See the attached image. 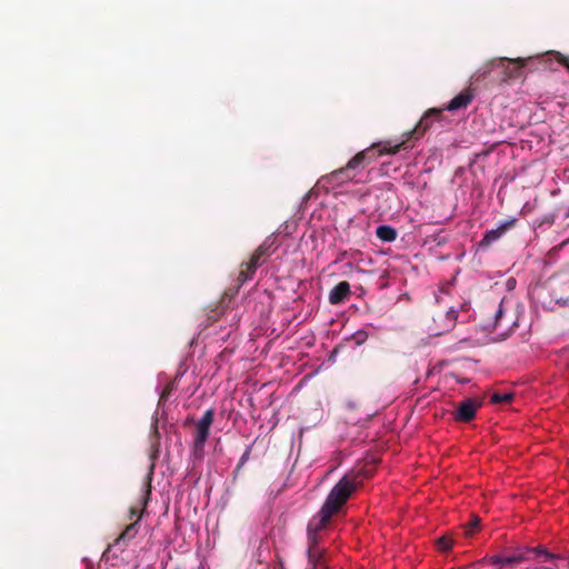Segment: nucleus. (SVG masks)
Listing matches in <instances>:
<instances>
[{"label":"nucleus","instance_id":"obj_1","mask_svg":"<svg viewBox=\"0 0 569 569\" xmlns=\"http://www.w3.org/2000/svg\"><path fill=\"white\" fill-rule=\"evenodd\" d=\"M274 239L272 237H268L252 253L250 260L248 262L241 263V269L239 271L237 282L239 286H242L248 280L252 279L256 270L266 263L267 259L276 251L273 247Z\"/></svg>","mask_w":569,"mask_h":569},{"label":"nucleus","instance_id":"obj_2","mask_svg":"<svg viewBox=\"0 0 569 569\" xmlns=\"http://www.w3.org/2000/svg\"><path fill=\"white\" fill-rule=\"evenodd\" d=\"M357 485L355 479L349 476L342 477L330 490L322 507L326 512L337 513L340 508L346 503L351 493L356 490Z\"/></svg>","mask_w":569,"mask_h":569},{"label":"nucleus","instance_id":"obj_3","mask_svg":"<svg viewBox=\"0 0 569 569\" xmlns=\"http://www.w3.org/2000/svg\"><path fill=\"white\" fill-rule=\"evenodd\" d=\"M527 61L521 58L517 59H507L499 58L492 59L488 63H486L481 69H479V73L481 76L489 74L493 69L501 68L503 70L502 81H507L508 79H512L519 76V71L526 67Z\"/></svg>","mask_w":569,"mask_h":569},{"label":"nucleus","instance_id":"obj_4","mask_svg":"<svg viewBox=\"0 0 569 569\" xmlns=\"http://www.w3.org/2000/svg\"><path fill=\"white\" fill-rule=\"evenodd\" d=\"M214 410L208 409L204 411L203 416L199 420L196 435L193 439V455L196 457H201L203 455L204 443L208 439L210 427L213 422Z\"/></svg>","mask_w":569,"mask_h":569},{"label":"nucleus","instance_id":"obj_5","mask_svg":"<svg viewBox=\"0 0 569 569\" xmlns=\"http://www.w3.org/2000/svg\"><path fill=\"white\" fill-rule=\"evenodd\" d=\"M406 141H401L399 143H396L391 146V143L388 142H379V143H372L370 147L366 148L365 150L359 151L358 153L360 156H365L362 160L365 161L366 167L375 162L379 157L383 154H396L399 152L400 149H406Z\"/></svg>","mask_w":569,"mask_h":569},{"label":"nucleus","instance_id":"obj_6","mask_svg":"<svg viewBox=\"0 0 569 569\" xmlns=\"http://www.w3.org/2000/svg\"><path fill=\"white\" fill-rule=\"evenodd\" d=\"M441 112L442 109L436 108H431L428 111H426L425 114L419 120V122L416 124V127L412 130L405 133V136L407 137L406 141L410 139H419L420 137H422L425 132L431 128L432 123L440 119Z\"/></svg>","mask_w":569,"mask_h":569},{"label":"nucleus","instance_id":"obj_7","mask_svg":"<svg viewBox=\"0 0 569 569\" xmlns=\"http://www.w3.org/2000/svg\"><path fill=\"white\" fill-rule=\"evenodd\" d=\"M481 405L482 401L477 398H467L457 406L453 417L457 421L469 422L476 417Z\"/></svg>","mask_w":569,"mask_h":569},{"label":"nucleus","instance_id":"obj_8","mask_svg":"<svg viewBox=\"0 0 569 569\" xmlns=\"http://www.w3.org/2000/svg\"><path fill=\"white\" fill-rule=\"evenodd\" d=\"M355 178L356 173H351L345 166L323 176L321 181L331 186H340L342 183L352 181Z\"/></svg>","mask_w":569,"mask_h":569},{"label":"nucleus","instance_id":"obj_9","mask_svg":"<svg viewBox=\"0 0 569 569\" xmlns=\"http://www.w3.org/2000/svg\"><path fill=\"white\" fill-rule=\"evenodd\" d=\"M332 516L333 515L331 512H326L325 508L321 507L319 512L309 521L307 532L320 533L326 528Z\"/></svg>","mask_w":569,"mask_h":569},{"label":"nucleus","instance_id":"obj_10","mask_svg":"<svg viewBox=\"0 0 569 569\" xmlns=\"http://www.w3.org/2000/svg\"><path fill=\"white\" fill-rule=\"evenodd\" d=\"M350 296V284L348 281H340L329 292V302L331 305H341Z\"/></svg>","mask_w":569,"mask_h":569},{"label":"nucleus","instance_id":"obj_11","mask_svg":"<svg viewBox=\"0 0 569 569\" xmlns=\"http://www.w3.org/2000/svg\"><path fill=\"white\" fill-rule=\"evenodd\" d=\"M457 318H458V313L453 309H450L445 315H440L439 320L445 322L443 327L441 329L429 328L431 335L440 336L443 332L450 331L455 327Z\"/></svg>","mask_w":569,"mask_h":569},{"label":"nucleus","instance_id":"obj_12","mask_svg":"<svg viewBox=\"0 0 569 569\" xmlns=\"http://www.w3.org/2000/svg\"><path fill=\"white\" fill-rule=\"evenodd\" d=\"M527 559H528V556L525 555L523 549H522L521 551L513 553L511 556H508V557H502V556L496 555V556L491 557L490 562H491V565H495V566L505 567V566L520 563Z\"/></svg>","mask_w":569,"mask_h":569},{"label":"nucleus","instance_id":"obj_13","mask_svg":"<svg viewBox=\"0 0 569 569\" xmlns=\"http://www.w3.org/2000/svg\"><path fill=\"white\" fill-rule=\"evenodd\" d=\"M472 93L469 90L461 91L453 99H451L446 109L449 111H456L462 108H467L468 104L472 101Z\"/></svg>","mask_w":569,"mask_h":569},{"label":"nucleus","instance_id":"obj_14","mask_svg":"<svg viewBox=\"0 0 569 569\" xmlns=\"http://www.w3.org/2000/svg\"><path fill=\"white\" fill-rule=\"evenodd\" d=\"M512 224V222H507L500 227H498L497 229H492V230H488L482 240L480 241V246H485V247H488L490 246L493 241H497L498 239H500L502 237V234H505V232L508 230V228Z\"/></svg>","mask_w":569,"mask_h":569},{"label":"nucleus","instance_id":"obj_15","mask_svg":"<svg viewBox=\"0 0 569 569\" xmlns=\"http://www.w3.org/2000/svg\"><path fill=\"white\" fill-rule=\"evenodd\" d=\"M139 527L140 526L138 523V520H134L132 523L128 525L122 531V533L116 540V543L126 545L128 541L132 540L137 536Z\"/></svg>","mask_w":569,"mask_h":569},{"label":"nucleus","instance_id":"obj_16","mask_svg":"<svg viewBox=\"0 0 569 569\" xmlns=\"http://www.w3.org/2000/svg\"><path fill=\"white\" fill-rule=\"evenodd\" d=\"M376 234L382 241L392 242L397 238V230L390 226L382 224L377 228Z\"/></svg>","mask_w":569,"mask_h":569},{"label":"nucleus","instance_id":"obj_17","mask_svg":"<svg viewBox=\"0 0 569 569\" xmlns=\"http://www.w3.org/2000/svg\"><path fill=\"white\" fill-rule=\"evenodd\" d=\"M150 495H151V485L148 483L146 489H144L143 496H142L141 508H138V507H131L130 508V518L131 519L133 517H137L136 520H138V521L140 520V518L142 516V512H143V509L146 508V506L148 503Z\"/></svg>","mask_w":569,"mask_h":569},{"label":"nucleus","instance_id":"obj_18","mask_svg":"<svg viewBox=\"0 0 569 569\" xmlns=\"http://www.w3.org/2000/svg\"><path fill=\"white\" fill-rule=\"evenodd\" d=\"M365 156H360L359 153H356L346 164L347 170H349L351 173H356V176L361 172L365 168V161L362 160Z\"/></svg>","mask_w":569,"mask_h":569},{"label":"nucleus","instance_id":"obj_19","mask_svg":"<svg viewBox=\"0 0 569 569\" xmlns=\"http://www.w3.org/2000/svg\"><path fill=\"white\" fill-rule=\"evenodd\" d=\"M505 310H503V301H501L497 309L493 311V320L491 322H488L485 325V329L487 330H497L500 326L501 319L503 317Z\"/></svg>","mask_w":569,"mask_h":569},{"label":"nucleus","instance_id":"obj_20","mask_svg":"<svg viewBox=\"0 0 569 569\" xmlns=\"http://www.w3.org/2000/svg\"><path fill=\"white\" fill-rule=\"evenodd\" d=\"M308 536V555L315 558L318 555V545L320 542V533L307 532Z\"/></svg>","mask_w":569,"mask_h":569},{"label":"nucleus","instance_id":"obj_21","mask_svg":"<svg viewBox=\"0 0 569 569\" xmlns=\"http://www.w3.org/2000/svg\"><path fill=\"white\" fill-rule=\"evenodd\" d=\"M480 527V518L478 516H472L471 520L465 526L466 535L468 537L472 536Z\"/></svg>","mask_w":569,"mask_h":569},{"label":"nucleus","instance_id":"obj_22","mask_svg":"<svg viewBox=\"0 0 569 569\" xmlns=\"http://www.w3.org/2000/svg\"><path fill=\"white\" fill-rule=\"evenodd\" d=\"M512 398V393H493L490 398V401L491 403L510 402Z\"/></svg>","mask_w":569,"mask_h":569},{"label":"nucleus","instance_id":"obj_23","mask_svg":"<svg viewBox=\"0 0 569 569\" xmlns=\"http://www.w3.org/2000/svg\"><path fill=\"white\" fill-rule=\"evenodd\" d=\"M438 546L442 551H449L452 548V539L449 537H441L438 539Z\"/></svg>","mask_w":569,"mask_h":569},{"label":"nucleus","instance_id":"obj_24","mask_svg":"<svg viewBox=\"0 0 569 569\" xmlns=\"http://www.w3.org/2000/svg\"><path fill=\"white\" fill-rule=\"evenodd\" d=\"M322 557H323V550H321L320 548L318 549V555H316L315 558L313 557L311 558L308 555V560L311 563L312 569H317L318 566L321 565Z\"/></svg>","mask_w":569,"mask_h":569},{"label":"nucleus","instance_id":"obj_25","mask_svg":"<svg viewBox=\"0 0 569 569\" xmlns=\"http://www.w3.org/2000/svg\"><path fill=\"white\" fill-rule=\"evenodd\" d=\"M547 550L542 546L537 547H526L523 548V552L527 556L528 553H536L537 556H542Z\"/></svg>","mask_w":569,"mask_h":569},{"label":"nucleus","instance_id":"obj_26","mask_svg":"<svg viewBox=\"0 0 569 569\" xmlns=\"http://www.w3.org/2000/svg\"><path fill=\"white\" fill-rule=\"evenodd\" d=\"M250 451L251 449L250 448H247L246 451L243 452V455L241 456L240 460H239V463L238 466L236 467L234 469V475L239 472V470L243 467V465L248 461L249 459V456H250Z\"/></svg>","mask_w":569,"mask_h":569},{"label":"nucleus","instance_id":"obj_27","mask_svg":"<svg viewBox=\"0 0 569 569\" xmlns=\"http://www.w3.org/2000/svg\"><path fill=\"white\" fill-rule=\"evenodd\" d=\"M367 338H368V335L365 331H358L355 335V339L357 341V345H361L362 342H365L367 340Z\"/></svg>","mask_w":569,"mask_h":569},{"label":"nucleus","instance_id":"obj_28","mask_svg":"<svg viewBox=\"0 0 569 569\" xmlns=\"http://www.w3.org/2000/svg\"><path fill=\"white\" fill-rule=\"evenodd\" d=\"M557 60L569 70V57L557 53Z\"/></svg>","mask_w":569,"mask_h":569},{"label":"nucleus","instance_id":"obj_29","mask_svg":"<svg viewBox=\"0 0 569 569\" xmlns=\"http://www.w3.org/2000/svg\"><path fill=\"white\" fill-rule=\"evenodd\" d=\"M541 557H543L545 561H551L558 558L557 555L549 552L548 550Z\"/></svg>","mask_w":569,"mask_h":569},{"label":"nucleus","instance_id":"obj_30","mask_svg":"<svg viewBox=\"0 0 569 569\" xmlns=\"http://www.w3.org/2000/svg\"><path fill=\"white\" fill-rule=\"evenodd\" d=\"M567 217H569V211H568V214H567Z\"/></svg>","mask_w":569,"mask_h":569}]
</instances>
